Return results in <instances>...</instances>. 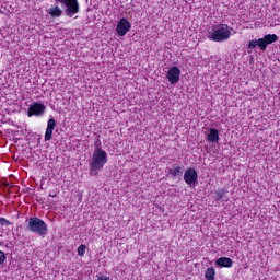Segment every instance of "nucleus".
I'll use <instances>...</instances> for the list:
<instances>
[{
    "instance_id": "f257e3e1",
    "label": "nucleus",
    "mask_w": 280,
    "mask_h": 280,
    "mask_svg": "<svg viewBox=\"0 0 280 280\" xmlns=\"http://www.w3.org/2000/svg\"><path fill=\"white\" fill-rule=\"evenodd\" d=\"M105 163H108V154L104 149L96 148L90 162V175L97 176V172H100V170H104Z\"/></svg>"
},
{
    "instance_id": "f03ea898",
    "label": "nucleus",
    "mask_w": 280,
    "mask_h": 280,
    "mask_svg": "<svg viewBox=\"0 0 280 280\" xmlns=\"http://www.w3.org/2000/svg\"><path fill=\"white\" fill-rule=\"evenodd\" d=\"M231 32H233V27H229L226 24H220L212 27L209 38L214 43H224V40L231 38Z\"/></svg>"
},
{
    "instance_id": "7ed1b4c3",
    "label": "nucleus",
    "mask_w": 280,
    "mask_h": 280,
    "mask_svg": "<svg viewBox=\"0 0 280 280\" xmlns=\"http://www.w3.org/2000/svg\"><path fill=\"white\" fill-rule=\"evenodd\" d=\"M26 231H30L31 233H36V235H39L40 237H45L49 229L47 228V223H45L43 219L34 217L28 219V222L26 224Z\"/></svg>"
},
{
    "instance_id": "20e7f679",
    "label": "nucleus",
    "mask_w": 280,
    "mask_h": 280,
    "mask_svg": "<svg viewBox=\"0 0 280 280\" xmlns=\"http://www.w3.org/2000/svg\"><path fill=\"white\" fill-rule=\"evenodd\" d=\"M277 40H279V36H277V34H268L262 38L250 40L248 43V49L259 47L260 51H266V49H268V45H272V43H277Z\"/></svg>"
},
{
    "instance_id": "39448f33",
    "label": "nucleus",
    "mask_w": 280,
    "mask_h": 280,
    "mask_svg": "<svg viewBox=\"0 0 280 280\" xmlns=\"http://www.w3.org/2000/svg\"><path fill=\"white\" fill-rule=\"evenodd\" d=\"M58 3H63L66 5V14L67 16H73V14H78L80 12V4L78 0H55Z\"/></svg>"
},
{
    "instance_id": "423d86ee",
    "label": "nucleus",
    "mask_w": 280,
    "mask_h": 280,
    "mask_svg": "<svg viewBox=\"0 0 280 280\" xmlns=\"http://www.w3.org/2000/svg\"><path fill=\"white\" fill-rule=\"evenodd\" d=\"M45 110H47V106L42 103H33L27 110L28 117H43L45 115Z\"/></svg>"
},
{
    "instance_id": "0eeeda50",
    "label": "nucleus",
    "mask_w": 280,
    "mask_h": 280,
    "mask_svg": "<svg viewBox=\"0 0 280 280\" xmlns=\"http://www.w3.org/2000/svg\"><path fill=\"white\" fill-rule=\"evenodd\" d=\"M131 27H132V24H130V21H128V19H126V18L120 19L116 26L117 35L126 36V34H128V32H130Z\"/></svg>"
},
{
    "instance_id": "6e6552de",
    "label": "nucleus",
    "mask_w": 280,
    "mask_h": 280,
    "mask_svg": "<svg viewBox=\"0 0 280 280\" xmlns=\"http://www.w3.org/2000/svg\"><path fill=\"white\" fill-rule=\"evenodd\" d=\"M184 180L186 185H196V183H198V172L196 168H187L184 173Z\"/></svg>"
},
{
    "instance_id": "1a4fd4ad",
    "label": "nucleus",
    "mask_w": 280,
    "mask_h": 280,
    "mask_svg": "<svg viewBox=\"0 0 280 280\" xmlns=\"http://www.w3.org/2000/svg\"><path fill=\"white\" fill-rule=\"evenodd\" d=\"M166 78L172 84H177L180 80V69H178V67H172L167 71Z\"/></svg>"
},
{
    "instance_id": "9d476101",
    "label": "nucleus",
    "mask_w": 280,
    "mask_h": 280,
    "mask_svg": "<svg viewBox=\"0 0 280 280\" xmlns=\"http://www.w3.org/2000/svg\"><path fill=\"white\" fill-rule=\"evenodd\" d=\"M55 128H56V119L54 118L48 119L46 132L44 136L45 141H51L52 139L51 136L54 135Z\"/></svg>"
},
{
    "instance_id": "9b49d317",
    "label": "nucleus",
    "mask_w": 280,
    "mask_h": 280,
    "mask_svg": "<svg viewBox=\"0 0 280 280\" xmlns=\"http://www.w3.org/2000/svg\"><path fill=\"white\" fill-rule=\"evenodd\" d=\"M207 141L210 143H218L220 141V133L218 132V129H210V132L207 135Z\"/></svg>"
},
{
    "instance_id": "f8f14e48",
    "label": "nucleus",
    "mask_w": 280,
    "mask_h": 280,
    "mask_svg": "<svg viewBox=\"0 0 280 280\" xmlns=\"http://www.w3.org/2000/svg\"><path fill=\"white\" fill-rule=\"evenodd\" d=\"M226 194H229V190L219 188L214 191L213 199L215 202H220L221 200H226Z\"/></svg>"
},
{
    "instance_id": "ddd939ff",
    "label": "nucleus",
    "mask_w": 280,
    "mask_h": 280,
    "mask_svg": "<svg viewBox=\"0 0 280 280\" xmlns=\"http://www.w3.org/2000/svg\"><path fill=\"white\" fill-rule=\"evenodd\" d=\"M217 266H220V268H231L233 260L229 257H221L217 260Z\"/></svg>"
},
{
    "instance_id": "4468645a",
    "label": "nucleus",
    "mask_w": 280,
    "mask_h": 280,
    "mask_svg": "<svg viewBox=\"0 0 280 280\" xmlns=\"http://www.w3.org/2000/svg\"><path fill=\"white\" fill-rule=\"evenodd\" d=\"M168 174L172 178H182L183 177V167L177 166L174 168H168Z\"/></svg>"
},
{
    "instance_id": "2eb2a0df",
    "label": "nucleus",
    "mask_w": 280,
    "mask_h": 280,
    "mask_svg": "<svg viewBox=\"0 0 280 280\" xmlns=\"http://www.w3.org/2000/svg\"><path fill=\"white\" fill-rule=\"evenodd\" d=\"M48 14L52 19H58V18L62 16V9H60V7H58V5H56L51 9H49Z\"/></svg>"
},
{
    "instance_id": "dca6fc26",
    "label": "nucleus",
    "mask_w": 280,
    "mask_h": 280,
    "mask_svg": "<svg viewBox=\"0 0 280 280\" xmlns=\"http://www.w3.org/2000/svg\"><path fill=\"white\" fill-rule=\"evenodd\" d=\"M205 278L207 280H215V269L210 267L206 270Z\"/></svg>"
},
{
    "instance_id": "f3484780",
    "label": "nucleus",
    "mask_w": 280,
    "mask_h": 280,
    "mask_svg": "<svg viewBox=\"0 0 280 280\" xmlns=\"http://www.w3.org/2000/svg\"><path fill=\"white\" fill-rule=\"evenodd\" d=\"M84 253H86V245H80L78 247V255H79V257H84Z\"/></svg>"
},
{
    "instance_id": "a211bd4d",
    "label": "nucleus",
    "mask_w": 280,
    "mask_h": 280,
    "mask_svg": "<svg viewBox=\"0 0 280 280\" xmlns=\"http://www.w3.org/2000/svg\"><path fill=\"white\" fill-rule=\"evenodd\" d=\"M5 259H8V257L5 256V253L0 250V266L5 264Z\"/></svg>"
},
{
    "instance_id": "6ab92c4d",
    "label": "nucleus",
    "mask_w": 280,
    "mask_h": 280,
    "mask_svg": "<svg viewBox=\"0 0 280 280\" xmlns=\"http://www.w3.org/2000/svg\"><path fill=\"white\" fill-rule=\"evenodd\" d=\"M0 224L1 226H8V224H10V221H8L5 218H0Z\"/></svg>"
},
{
    "instance_id": "aec40b11",
    "label": "nucleus",
    "mask_w": 280,
    "mask_h": 280,
    "mask_svg": "<svg viewBox=\"0 0 280 280\" xmlns=\"http://www.w3.org/2000/svg\"><path fill=\"white\" fill-rule=\"evenodd\" d=\"M49 196H52V197H54V196H56V195H49Z\"/></svg>"
}]
</instances>
